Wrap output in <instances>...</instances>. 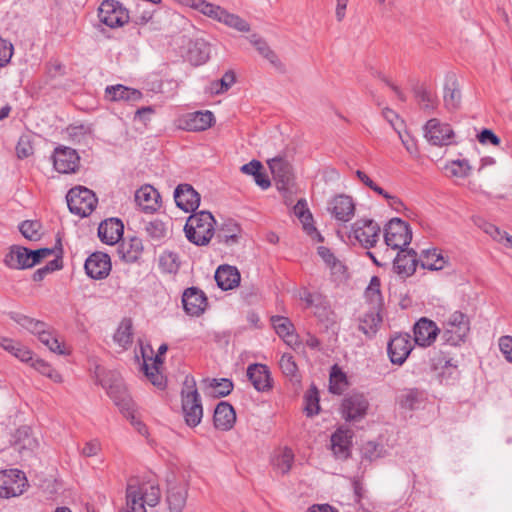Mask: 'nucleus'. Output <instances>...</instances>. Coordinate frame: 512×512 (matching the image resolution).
<instances>
[{"label":"nucleus","mask_w":512,"mask_h":512,"mask_svg":"<svg viewBox=\"0 0 512 512\" xmlns=\"http://www.w3.org/2000/svg\"><path fill=\"white\" fill-rule=\"evenodd\" d=\"M161 498V491L157 482L148 480L139 482L137 479L129 481L126 488V504L129 512H146L145 505L156 506Z\"/></svg>","instance_id":"1"},{"label":"nucleus","mask_w":512,"mask_h":512,"mask_svg":"<svg viewBox=\"0 0 512 512\" xmlns=\"http://www.w3.org/2000/svg\"><path fill=\"white\" fill-rule=\"evenodd\" d=\"M215 222L214 216L206 210L190 215L184 227L187 239L198 246L208 244L215 233Z\"/></svg>","instance_id":"2"},{"label":"nucleus","mask_w":512,"mask_h":512,"mask_svg":"<svg viewBox=\"0 0 512 512\" xmlns=\"http://www.w3.org/2000/svg\"><path fill=\"white\" fill-rule=\"evenodd\" d=\"M181 396L185 422L190 427H196L203 417V407L193 378H185Z\"/></svg>","instance_id":"3"},{"label":"nucleus","mask_w":512,"mask_h":512,"mask_svg":"<svg viewBox=\"0 0 512 512\" xmlns=\"http://www.w3.org/2000/svg\"><path fill=\"white\" fill-rule=\"evenodd\" d=\"M469 331L468 316L460 311H455L443 323L441 339L445 344L460 346L466 341Z\"/></svg>","instance_id":"4"},{"label":"nucleus","mask_w":512,"mask_h":512,"mask_svg":"<svg viewBox=\"0 0 512 512\" xmlns=\"http://www.w3.org/2000/svg\"><path fill=\"white\" fill-rule=\"evenodd\" d=\"M66 199L70 212L81 217L90 215L97 204L94 192L81 186L70 189Z\"/></svg>","instance_id":"5"},{"label":"nucleus","mask_w":512,"mask_h":512,"mask_svg":"<svg viewBox=\"0 0 512 512\" xmlns=\"http://www.w3.org/2000/svg\"><path fill=\"white\" fill-rule=\"evenodd\" d=\"M384 240L392 249L402 250L412 240L409 224L400 218L391 219L385 228Z\"/></svg>","instance_id":"6"},{"label":"nucleus","mask_w":512,"mask_h":512,"mask_svg":"<svg viewBox=\"0 0 512 512\" xmlns=\"http://www.w3.org/2000/svg\"><path fill=\"white\" fill-rule=\"evenodd\" d=\"M28 483L24 472L18 469L0 471V497L11 498L24 493Z\"/></svg>","instance_id":"7"},{"label":"nucleus","mask_w":512,"mask_h":512,"mask_svg":"<svg viewBox=\"0 0 512 512\" xmlns=\"http://www.w3.org/2000/svg\"><path fill=\"white\" fill-rule=\"evenodd\" d=\"M100 21L110 28L121 27L129 20L128 11L116 0H105L98 9Z\"/></svg>","instance_id":"8"},{"label":"nucleus","mask_w":512,"mask_h":512,"mask_svg":"<svg viewBox=\"0 0 512 512\" xmlns=\"http://www.w3.org/2000/svg\"><path fill=\"white\" fill-rule=\"evenodd\" d=\"M101 385L106 389L107 394L120 411L123 414L128 413V415H130L134 404L122 380L113 376V381L111 383H108L107 380L103 379L101 380Z\"/></svg>","instance_id":"9"},{"label":"nucleus","mask_w":512,"mask_h":512,"mask_svg":"<svg viewBox=\"0 0 512 512\" xmlns=\"http://www.w3.org/2000/svg\"><path fill=\"white\" fill-rule=\"evenodd\" d=\"M380 226L371 219L357 220L352 226V232L364 248H372L379 241Z\"/></svg>","instance_id":"10"},{"label":"nucleus","mask_w":512,"mask_h":512,"mask_svg":"<svg viewBox=\"0 0 512 512\" xmlns=\"http://www.w3.org/2000/svg\"><path fill=\"white\" fill-rule=\"evenodd\" d=\"M412 349L413 344L408 333L394 335L387 345L389 359L396 365H402L410 355Z\"/></svg>","instance_id":"11"},{"label":"nucleus","mask_w":512,"mask_h":512,"mask_svg":"<svg viewBox=\"0 0 512 512\" xmlns=\"http://www.w3.org/2000/svg\"><path fill=\"white\" fill-rule=\"evenodd\" d=\"M188 497V484L175 479L167 480L166 503L169 512H182Z\"/></svg>","instance_id":"12"},{"label":"nucleus","mask_w":512,"mask_h":512,"mask_svg":"<svg viewBox=\"0 0 512 512\" xmlns=\"http://www.w3.org/2000/svg\"><path fill=\"white\" fill-rule=\"evenodd\" d=\"M425 138L435 146H444L452 143L454 132L449 124L440 123L436 118L430 119L424 128Z\"/></svg>","instance_id":"13"},{"label":"nucleus","mask_w":512,"mask_h":512,"mask_svg":"<svg viewBox=\"0 0 512 512\" xmlns=\"http://www.w3.org/2000/svg\"><path fill=\"white\" fill-rule=\"evenodd\" d=\"M53 165L59 173H75L80 165V157L70 147H57L53 153Z\"/></svg>","instance_id":"14"},{"label":"nucleus","mask_w":512,"mask_h":512,"mask_svg":"<svg viewBox=\"0 0 512 512\" xmlns=\"http://www.w3.org/2000/svg\"><path fill=\"white\" fill-rule=\"evenodd\" d=\"M182 304L188 315L198 317L204 313L208 302L205 293L201 289L189 287L183 292Z\"/></svg>","instance_id":"15"},{"label":"nucleus","mask_w":512,"mask_h":512,"mask_svg":"<svg viewBox=\"0 0 512 512\" xmlns=\"http://www.w3.org/2000/svg\"><path fill=\"white\" fill-rule=\"evenodd\" d=\"M85 271L92 279H104L111 271V261L108 254L92 253L85 261Z\"/></svg>","instance_id":"16"},{"label":"nucleus","mask_w":512,"mask_h":512,"mask_svg":"<svg viewBox=\"0 0 512 512\" xmlns=\"http://www.w3.org/2000/svg\"><path fill=\"white\" fill-rule=\"evenodd\" d=\"M268 166L276 181L279 190H288L292 181L293 173L290 163L282 157H275L268 160Z\"/></svg>","instance_id":"17"},{"label":"nucleus","mask_w":512,"mask_h":512,"mask_svg":"<svg viewBox=\"0 0 512 512\" xmlns=\"http://www.w3.org/2000/svg\"><path fill=\"white\" fill-rule=\"evenodd\" d=\"M177 206L184 212L195 211L200 204V194L190 184H179L174 191Z\"/></svg>","instance_id":"18"},{"label":"nucleus","mask_w":512,"mask_h":512,"mask_svg":"<svg viewBox=\"0 0 512 512\" xmlns=\"http://www.w3.org/2000/svg\"><path fill=\"white\" fill-rule=\"evenodd\" d=\"M214 115L211 111L187 113L180 120V127L188 131H204L212 126Z\"/></svg>","instance_id":"19"},{"label":"nucleus","mask_w":512,"mask_h":512,"mask_svg":"<svg viewBox=\"0 0 512 512\" xmlns=\"http://www.w3.org/2000/svg\"><path fill=\"white\" fill-rule=\"evenodd\" d=\"M438 333L439 329L433 321L421 318L414 325V342L422 347L430 346L435 341Z\"/></svg>","instance_id":"20"},{"label":"nucleus","mask_w":512,"mask_h":512,"mask_svg":"<svg viewBox=\"0 0 512 512\" xmlns=\"http://www.w3.org/2000/svg\"><path fill=\"white\" fill-rule=\"evenodd\" d=\"M368 402L363 395L346 397L342 402V414L346 420H357L366 414Z\"/></svg>","instance_id":"21"},{"label":"nucleus","mask_w":512,"mask_h":512,"mask_svg":"<svg viewBox=\"0 0 512 512\" xmlns=\"http://www.w3.org/2000/svg\"><path fill=\"white\" fill-rule=\"evenodd\" d=\"M124 225L117 218H110L100 223L98 227V236L106 244L113 245L117 243L123 235Z\"/></svg>","instance_id":"22"},{"label":"nucleus","mask_w":512,"mask_h":512,"mask_svg":"<svg viewBox=\"0 0 512 512\" xmlns=\"http://www.w3.org/2000/svg\"><path fill=\"white\" fill-rule=\"evenodd\" d=\"M329 211L342 222H348L354 216L355 205L350 196L338 195L329 204Z\"/></svg>","instance_id":"23"},{"label":"nucleus","mask_w":512,"mask_h":512,"mask_svg":"<svg viewBox=\"0 0 512 512\" xmlns=\"http://www.w3.org/2000/svg\"><path fill=\"white\" fill-rule=\"evenodd\" d=\"M160 195L151 185H144L135 193V201L144 212H154L159 207Z\"/></svg>","instance_id":"24"},{"label":"nucleus","mask_w":512,"mask_h":512,"mask_svg":"<svg viewBox=\"0 0 512 512\" xmlns=\"http://www.w3.org/2000/svg\"><path fill=\"white\" fill-rule=\"evenodd\" d=\"M105 99L112 102H136L142 98V93L134 88L122 84L111 85L105 88Z\"/></svg>","instance_id":"25"},{"label":"nucleus","mask_w":512,"mask_h":512,"mask_svg":"<svg viewBox=\"0 0 512 512\" xmlns=\"http://www.w3.org/2000/svg\"><path fill=\"white\" fill-rule=\"evenodd\" d=\"M235 420V411L228 402L222 401L216 406L213 421L217 429L227 431L233 427Z\"/></svg>","instance_id":"26"},{"label":"nucleus","mask_w":512,"mask_h":512,"mask_svg":"<svg viewBox=\"0 0 512 512\" xmlns=\"http://www.w3.org/2000/svg\"><path fill=\"white\" fill-rule=\"evenodd\" d=\"M31 250L22 246H12L5 256V264L13 269L31 268Z\"/></svg>","instance_id":"27"},{"label":"nucleus","mask_w":512,"mask_h":512,"mask_svg":"<svg viewBox=\"0 0 512 512\" xmlns=\"http://www.w3.org/2000/svg\"><path fill=\"white\" fill-rule=\"evenodd\" d=\"M215 280L222 290H231L239 285L240 273L236 267L222 265L215 272Z\"/></svg>","instance_id":"28"},{"label":"nucleus","mask_w":512,"mask_h":512,"mask_svg":"<svg viewBox=\"0 0 512 512\" xmlns=\"http://www.w3.org/2000/svg\"><path fill=\"white\" fill-rule=\"evenodd\" d=\"M247 376L257 391H267L271 388L270 373L266 365L251 364Z\"/></svg>","instance_id":"29"},{"label":"nucleus","mask_w":512,"mask_h":512,"mask_svg":"<svg viewBox=\"0 0 512 512\" xmlns=\"http://www.w3.org/2000/svg\"><path fill=\"white\" fill-rule=\"evenodd\" d=\"M398 274L412 275L417 267V254L414 250H400L393 262Z\"/></svg>","instance_id":"30"},{"label":"nucleus","mask_w":512,"mask_h":512,"mask_svg":"<svg viewBox=\"0 0 512 512\" xmlns=\"http://www.w3.org/2000/svg\"><path fill=\"white\" fill-rule=\"evenodd\" d=\"M444 105L449 111H454L460 107L461 92L457 79L454 75L447 78L444 86Z\"/></svg>","instance_id":"31"},{"label":"nucleus","mask_w":512,"mask_h":512,"mask_svg":"<svg viewBox=\"0 0 512 512\" xmlns=\"http://www.w3.org/2000/svg\"><path fill=\"white\" fill-rule=\"evenodd\" d=\"M142 252V240L138 237H132L128 241H122L118 248L120 257L128 263L136 262L141 257Z\"/></svg>","instance_id":"32"},{"label":"nucleus","mask_w":512,"mask_h":512,"mask_svg":"<svg viewBox=\"0 0 512 512\" xmlns=\"http://www.w3.org/2000/svg\"><path fill=\"white\" fill-rule=\"evenodd\" d=\"M249 41L256 48L259 54L269 61L270 64L278 69L282 68L283 65L278 56L263 38L257 34H252L249 36Z\"/></svg>","instance_id":"33"},{"label":"nucleus","mask_w":512,"mask_h":512,"mask_svg":"<svg viewBox=\"0 0 512 512\" xmlns=\"http://www.w3.org/2000/svg\"><path fill=\"white\" fill-rule=\"evenodd\" d=\"M382 322V318L377 311V308L372 306V309L359 318V330L365 335L373 336Z\"/></svg>","instance_id":"34"},{"label":"nucleus","mask_w":512,"mask_h":512,"mask_svg":"<svg viewBox=\"0 0 512 512\" xmlns=\"http://www.w3.org/2000/svg\"><path fill=\"white\" fill-rule=\"evenodd\" d=\"M152 363L149 364L144 360L143 363V371L145 376L149 379V381L156 386L157 388L165 387V378L159 371V366L162 365L163 360L159 355H156L154 359H151Z\"/></svg>","instance_id":"35"},{"label":"nucleus","mask_w":512,"mask_h":512,"mask_svg":"<svg viewBox=\"0 0 512 512\" xmlns=\"http://www.w3.org/2000/svg\"><path fill=\"white\" fill-rule=\"evenodd\" d=\"M205 389L208 390V393L215 397H225L233 389V383L231 380L227 378L221 379H204L202 381Z\"/></svg>","instance_id":"36"},{"label":"nucleus","mask_w":512,"mask_h":512,"mask_svg":"<svg viewBox=\"0 0 512 512\" xmlns=\"http://www.w3.org/2000/svg\"><path fill=\"white\" fill-rule=\"evenodd\" d=\"M210 58V46L202 40L195 41L188 50V60L195 66L202 65Z\"/></svg>","instance_id":"37"},{"label":"nucleus","mask_w":512,"mask_h":512,"mask_svg":"<svg viewBox=\"0 0 512 512\" xmlns=\"http://www.w3.org/2000/svg\"><path fill=\"white\" fill-rule=\"evenodd\" d=\"M271 322L276 333L282 337L289 346H293L295 337L293 335L294 327L291 321L283 316H272Z\"/></svg>","instance_id":"38"},{"label":"nucleus","mask_w":512,"mask_h":512,"mask_svg":"<svg viewBox=\"0 0 512 512\" xmlns=\"http://www.w3.org/2000/svg\"><path fill=\"white\" fill-rule=\"evenodd\" d=\"M422 267L429 270H441L445 267L447 260L437 249H427L421 254Z\"/></svg>","instance_id":"39"},{"label":"nucleus","mask_w":512,"mask_h":512,"mask_svg":"<svg viewBox=\"0 0 512 512\" xmlns=\"http://www.w3.org/2000/svg\"><path fill=\"white\" fill-rule=\"evenodd\" d=\"M294 457L290 448H281L273 459L274 469L282 475L289 473L294 463Z\"/></svg>","instance_id":"40"},{"label":"nucleus","mask_w":512,"mask_h":512,"mask_svg":"<svg viewBox=\"0 0 512 512\" xmlns=\"http://www.w3.org/2000/svg\"><path fill=\"white\" fill-rule=\"evenodd\" d=\"M0 347L11 353L22 362L32 359V353L25 346L9 338H0Z\"/></svg>","instance_id":"41"},{"label":"nucleus","mask_w":512,"mask_h":512,"mask_svg":"<svg viewBox=\"0 0 512 512\" xmlns=\"http://www.w3.org/2000/svg\"><path fill=\"white\" fill-rule=\"evenodd\" d=\"M10 317L13 321H15L18 325H20L22 328L28 330L30 333L34 335H38L42 329H45L46 323L36 320L34 318H31L27 315L12 312L10 314Z\"/></svg>","instance_id":"42"},{"label":"nucleus","mask_w":512,"mask_h":512,"mask_svg":"<svg viewBox=\"0 0 512 512\" xmlns=\"http://www.w3.org/2000/svg\"><path fill=\"white\" fill-rule=\"evenodd\" d=\"M349 444V436L344 431L337 430L331 436L332 450L339 458H347L349 456Z\"/></svg>","instance_id":"43"},{"label":"nucleus","mask_w":512,"mask_h":512,"mask_svg":"<svg viewBox=\"0 0 512 512\" xmlns=\"http://www.w3.org/2000/svg\"><path fill=\"white\" fill-rule=\"evenodd\" d=\"M37 337L39 341L44 344L51 352L57 353L59 355L66 354V351L62 348V343L54 335V332L48 325L45 326V329H42Z\"/></svg>","instance_id":"44"},{"label":"nucleus","mask_w":512,"mask_h":512,"mask_svg":"<svg viewBox=\"0 0 512 512\" xmlns=\"http://www.w3.org/2000/svg\"><path fill=\"white\" fill-rule=\"evenodd\" d=\"M240 227L235 222L229 221L218 230L216 237L219 242L234 244L238 240Z\"/></svg>","instance_id":"45"},{"label":"nucleus","mask_w":512,"mask_h":512,"mask_svg":"<svg viewBox=\"0 0 512 512\" xmlns=\"http://www.w3.org/2000/svg\"><path fill=\"white\" fill-rule=\"evenodd\" d=\"M180 261L176 253L165 251L159 257V268L164 273L174 274L179 270Z\"/></svg>","instance_id":"46"},{"label":"nucleus","mask_w":512,"mask_h":512,"mask_svg":"<svg viewBox=\"0 0 512 512\" xmlns=\"http://www.w3.org/2000/svg\"><path fill=\"white\" fill-rule=\"evenodd\" d=\"M114 341L124 349H127L132 344V324L130 320L121 322L114 334Z\"/></svg>","instance_id":"47"},{"label":"nucleus","mask_w":512,"mask_h":512,"mask_svg":"<svg viewBox=\"0 0 512 512\" xmlns=\"http://www.w3.org/2000/svg\"><path fill=\"white\" fill-rule=\"evenodd\" d=\"M279 367L282 373L290 380H299L298 366L291 354L285 353L281 356Z\"/></svg>","instance_id":"48"},{"label":"nucleus","mask_w":512,"mask_h":512,"mask_svg":"<svg viewBox=\"0 0 512 512\" xmlns=\"http://www.w3.org/2000/svg\"><path fill=\"white\" fill-rule=\"evenodd\" d=\"M295 215L301 220L304 229L307 233L311 234V232H315V227L311 224L312 215L309 210L306 208L305 200H299L294 206Z\"/></svg>","instance_id":"49"},{"label":"nucleus","mask_w":512,"mask_h":512,"mask_svg":"<svg viewBox=\"0 0 512 512\" xmlns=\"http://www.w3.org/2000/svg\"><path fill=\"white\" fill-rule=\"evenodd\" d=\"M365 296L374 308H379L381 306L382 295L380 292V279L377 276H373L371 278L365 291Z\"/></svg>","instance_id":"50"},{"label":"nucleus","mask_w":512,"mask_h":512,"mask_svg":"<svg viewBox=\"0 0 512 512\" xmlns=\"http://www.w3.org/2000/svg\"><path fill=\"white\" fill-rule=\"evenodd\" d=\"M196 10H198L202 14H204L214 20H217L221 23H222V18L226 12V10L223 9L222 7L212 4V3H209L205 0L198 1Z\"/></svg>","instance_id":"51"},{"label":"nucleus","mask_w":512,"mask_h":512,"mask_svg":"<svg viewBox=\"0 0 512 512\" xmlns=\"http://www.w3.org/2000/svg\"><path fill=\"white\" fill-rule=\"evenodd\" d=\"M19 230L30 241H37L41 238V223L38 221L25 220L19 225Z\"/></svg>","instance_id":"52"},{"label":"nucleus","mask_w":512,"mask_h":512,"mask_svg":"<svg viewBox=\"0 0 512 512\" xmlns=\"http://www.w3.org/2000/svg\"><path fill=\"white\" fill-rule=\"evenodd\" d=\"M305 412L311 417L319 413V395L317 388L312 385L305 394Z\"/></svg>","instance_id":"53"},{"label":"nucleus","mask_w":512,"mask_h":512,"mask_svg":"<svg viewBox=\"0 0 512 512\" xmlns=\"http://www.w3.org/2000/svg\"><path fill=\"white\" fill-rule=\"evenodd\" d=\"M346 384V375L337 366H334L330 374V391L341 394Z\"/></svg>","instance_id":"54"},{"label":"nucleus","mask_w":512,"mask_h":512,"mask_svg":"<svg viewBox=\"0 0 512 512\" xmlns=\"http://www.w3.org/2000/svg\"><path fill=\"white\" fill-rule=\"evenodd\" d=\"M222 23L231 27L239 32H249V23L242 19L240 16L229 13L227 10L222 18Z\"/></svg>","instance_id":"55"},{"label":"nucleus","mask_w":512,"mask_h":512,"mask_svg":"<svg viewBox=\"0 0 512 512\" xmlns=\"http://www.w3.org/2000/svg\"><path fill=\"white\" fill-rule=\"evenodd\" d=\"M482 228L484 232L489 234L494 240L498 242L505 241L506 244L512 248V236L507 232L501 231L497 226L491 223H485Z\"/></svg>","instance_id":"56"},{"label":"nucleus","mask_w":512,"mask_h":512,"mask_svg":"<svg viewBox=\"0 0 512 512\" xmlns=\"http://www.w3.org/2000/svg\"><path fill=\"white\" fill-rule=\"evenodd\" d=\"M415 96L424 110H434L437 107L435 95L424 88H417Z\"/></svg>","instance_id":"57"},{"label":"nucleus","mask_w":512,"mask_h":512,"mask_svg":"<svg viewBox=\"0 0 512 512\" xmlns=\"http://www.w3.org/2000/svg\"><path fill=\"white\" fill-rule=\"evenodd\" d=\"M33 366L39 373L50 378L53 382L61 383L63 381L61 374L45 361L37 360L33 363Z\"/></svg>","instance_id":"58"},{"label":"nucleus","mask_w":512,"mask_h":512,"mask_svg":"<svg viewBox=\"0 0 512 512\" xmlns=\"http://www.w3.org/2000/svg\"><path fill=\"white\" fill-rule=\"evenodd\" d=\"M145 230L153 239H162L167 235V228L160 220H153L146 224Z\"/></svg>","instance_id":"59"},{"label":"nucleus","mask_w":512,"mask_h":512,"mask_svg":"<svg viewBox=\"0 0 512 512\" xmlns=\"http://www.w3.org/2000/svg\"><path fill=\"white\" fill-rule=\"evenodd\" d=\"M34 152L30 136L23 135L19 138L16 146V154L19 159L31 156Z\"/></svg>","instance_id":"60"},{"label":"nucleus","mask_w":512,"mask_h":512,"mask_svg":"<svg viewBox=\"0 0 512 512\" xmlns=\"http://www.w3.org/2000/svg\"><path fill=\"white\" fill-rule=\"evenodd\" d=\"M314 307H315L314 313L320 320H322V321L332 320L331 316L333 315V312L330 308L328 301L325 298L322 297L321 300L318 301Z\"/></svg>","instance_id":"61"},{"label":"nucleus","mask_w":512,"mask_h":512,"mask_svg":"<svg viewBox=\"0 0 512 512\" xmlns=\"http://www.w3.org/2000/svg\"><path fill=\"white\" fill-rule=\"evenodd\" d=\"M12 55L13 45L9 41L0 38V67H3L6 64H8L11 60Z\"/></svg>","instance_id":"62"},{"label":"nucleus","mask_w":512,"mask_h":512,"mask_svg":"<svg viewBox=\"0 0 512 512\" xmlns=\"http://www.w3.org/2000/svg\"><path fill=\"white\" fill-rule=\"evenodd\" d=\"M420 392L417 389H409L401 396V405L408 409H413L418 402Z\"/></svg>","instance_id":"63"},{"label":"nucleus","mask_w":512,"mask_h":512,"mask_svg":"<svg viewBox=\"0 0 512 512\" xmlns=\"http://www.w3.org/2000/svg\"><path fill=\"white\" fill-rule=\"evenodd\" d=\"M499 348L506 360L512 363V336H502L499 339Z\"/></svg>","instance_id":"64"}]
</instances>
